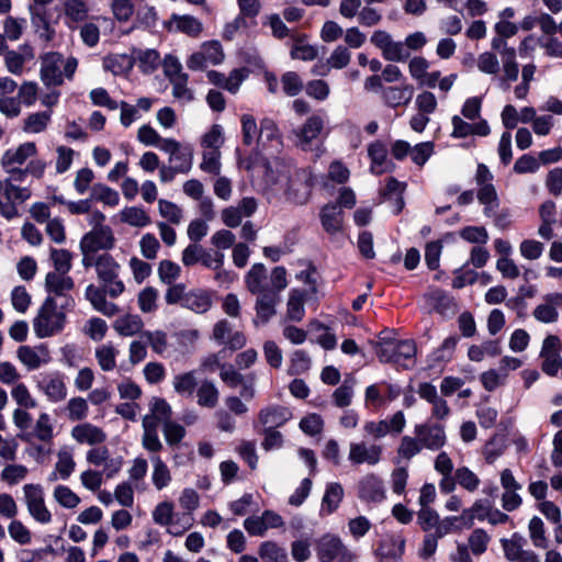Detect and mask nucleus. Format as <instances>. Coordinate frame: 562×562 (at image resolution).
<instances>
[{
	"label": "nucleus",
	"instance_id": "nucleus-1",
	"mask_svg": "<svg viewBox=\"0 0 562 562\" xmlns=\"http://www.w3.org/2000/svg\"><path fill=\"white\" fill-rule=\"evenodd\" d=\"M266 178L268 182L279 186L285 200L295 205L306 204L315 186V176L311 168H297L284 161L269 167Z\"/></svg>",
	"mask_w": 562,
	"mask_h": 562
},
{
	"label": "nucleus",
	"instance_id": "nucleus-2",
	"mask_svg": "<svg viewBox=\"0 0 562 562\" xmlns=\"http://www.w3.org/2000/svg\"><path fill=\"white\" fill-rule=\"evenodd\" d=\"M99 282L101 286L89 284L86 288L85 297L97 312L112 317L120 312V308L115 303L108 301L106 296L117 299L125 292V284L120 279V273L101 278Z\"/></svg>",
	"mask_w": 562,
	"mask_h": 562
},
{
	"label": "nucleus",
	"instance_id": "nucleus-3",
	"mask_svg": "<svg viewBox=\"0 0 562 562\" xmlns=\"http://www.w3.org/2000/svg\"><path fill=\"white\" fill-rule=\"evenodd\" d=\"M66 324V314L58 308L54 297L47 296L33 319V329L38 338L60 333Z\"/></svg>",
	"mask_w": 562,
	"mask_h": 562
},
{
	"label": "nucleus",
	"instance_id": "nucleus-4",
	"mask_svg": "<svg viewBox=\"0 0 562 562\" xmlns=\"http://www.w3.org/2000/svg\"><path fill=\"white\" fill-rule=\"evenodd\" d=\"M325 128V113L318 111L310 115L305 122L292 131L293 144L303 151L313 149Z\"/></svg>",
	"mask_w": 562,
	"mask_h": 562
},
{
	"label": "nucleus",
	"instance_id": "nucleus-5",
	"mask_svg": "<svg viewBox=\"0 0 562 562\" xmlns=\"http://www.w3.org/2000/svg\"><path fill=\"white\" fill-rule=\"evenodd\" d=\"M31 190L18 187L10 180H0V214L11 220L18 215L15 203H23L31 198Z\"/></svg>",
	"mask_w": 562,
	"mask_h": 562
},
{
	"label": "nucleus",
	"instance_id": "nucleus-6",
	"mask_svg": "<svg viewBox=\"0 0 562 562\" xmlns=\"http://www.w3.org/2000/svg\"><path fill=\"white\" fill-rule=\"evenodd\" d=\"M321 562H356L357 555L348 549L338 537H322L316 547Z\"/></svg>",
	"mask_w": 562,
	"mask_h": 562
},
{
	"label": "nucleus",
	"instance_id": "nucleus-7",
	"mask_svg": "<svg viewBox=\"0 0 562 562\" xmlns=\"http://www.w3.org/2000/svg\"><path fill=\"white\" fill-rule=\"evenodd\" d=\"M370 42L381 50L382 57L391 63L406 61L411 53L405 48L403 42H396L392 35L384 30H376L372 33Z\"/></svg>",
	"mask_w": 562,
	"mask_h": 562
},
{
	"label": "nucleus",
	"instance_id": "nucleus-8",
	"mask_svg": "<svg viewBox=\"0 0 562 562\" xmlns=\"http://www.w3.org/2000/svg\"><path fill=\"white\" fill-rule=\"evenodd\" d=\"M417 519L425 532H437L439 537H445L452 531H459L456 516H448L441 519L434 508H420L417 513Z\"/></svg>",
	"mask_w": 562,
	"mask_h": 562
},
{
	"label": "nucleus",
	"instance_id": "nucleus-9",
	"mask_svg": "<svg viewBox=\"0 0 562 562\" xmlns=\"http://www.w3.org/2000/svg\"><path fill=\"white\" fill-rule=\"evenodd\" d=\"M36 387L52 403L63 402L67 397L65 375L59 371L40 373L36 376Z\"/></svg>",
	"mask_w": 562,
	"mask_h": 562
},
{
	"label": "nucleus",
	"instance_id": "nucleus-10",
	"mask_svg": "<svg viewBox=\"0 0 562 562\" xmlns=\"http://www.w3.org/2000/svg\"><path fill=\"white\" fill-rule=\"evenodd\" d=\"M224 58L222 44L218 41H207L200 46L199 50L190 55L187 67L190 70H203L207 65L222 64Z\"/></svg>",
	"mask_w": 562,
	"mask_h": 562
},
{
	"label": "nucleus",
	"instance_id": "nucleus-11",
	"mask_svg": "<svg viewBox=\"0 0 562 562\" xmlns=\"http://www.w3.org/2000/svg\"><path fill=\"white\" fill-rule=\"evenodd\" d=\"M160 150L168 154L170 166L180 173H188L193 166V149L189 144H181L173 138H166Z\"/></svg>",
	"mask_w": 562,
	"mask_h": 562
},
{
	"label": "nucleus",
	"instance_id": "nucleus-12",
	"mask_svg": "<svg viewBox=\"0 0 562 562\" xmlns=\"http://www.w3.org/2000/svg\"><path fill=\"white\" fill-rule=\"evenodd\" d=\"M401 393L400 385L386 381L371 384L364 391V405L371 409H379L387 403L395 401Z\"/></svg>",
	"mask_w": 562,
	"mask_h": 562
},
{
	"label": "nucleus",
	"instance_id": "nucleus-13",
	"mask_svg": "<svg viewBox=\"0 0 562 562\" xmlns=\"http://www.w3.org/2000/svg\"><path fill=\"white\" fill-rule=\"evenodd\" d=\"M24 499L29 514L40 524L52 521V514L45 505L44 491L40 484H25L23 486Z\"/></svg>",
	"mask_w": 562,
	"mask_h": 562
},
{
	"label": "nucleus",
	"instance_id": "nucleus-14",
	"mask_svg": "<svg viewBox=\"0 0 562 562\" xmlns=\"http://www.w3.org/2000/svg\"><path fill=\"white\" fill-rule=\"evenodd\" d=\"M491 47L494 50L499 53L502 64H503V77L501 78L502 82H512L518 79L519 75V66L516 60V49L512 46H508L506 42V37L497 36L493 37L491 42Z\"/></svg>",
	"mask_w": 562,
	"mask_h": 562
},
{
	"label": "nucleus",
	"instance_id": "nucleus-15",
	"mask_svg": "<svg viewBox=\"0 0 562 562\" xmlns=\"http://www.w3.org/2000/svg\"><path fill=\"white\" fill-rule=\"evenodd\" d=\"M383 447L378 443L367 441L350 442L348 460L355 465L367 464L374 467L382 460Z\"/></svg>",
	"mask_w": 562,
	"mask_h": 562
},
{
	"label": "nucleus",
	"instance_id": "nucleus-16",
	"mask_svg": "<svg viewBox=\"0 0 562 562\" xmlns=\"http://www.w3.org/2000/svg\"><path fill=\"white\" fill-rule=\"evenodd\" d=\"M64 56L57 52L46 53L41 57L40 76L43 83L49 86H61Z\"/></svg>",
	"mask_w": 562,
	"mask_h": 562
},
{
	"label": "nucleus",
	"instance_id": "nucleus-17",
	"mask_svg": "<svg viewBox=\"0 0 562 562\" xmlns=\"http://www.w3.org/2000/svg\"><path fill=\"white\" fill-rule=\"evenodd\" d=\"M115 245V237L110 226L98 227L86 233L79 244L80 248L88 251L110 250Z\"/></svg>",
	"mask_w": 562,
	"mask_h": 562
},
{
	"label": "nucleus",
	"instance_id": "nucleus-18",
	"mask_svg": "<svg viewBox=\"0 0 562 562\" xmlns=\"http://www.w3.org/2000/svg\"><path fill=\"white\" fill-rule=\"evenodd\" d=\"M414 434L419 438L423 448L437 451L447 442L443 426L438 424H418L414 427Z\"/></svg>",
	"mask_w": 562,
	"mask_h": 562
},
{
	"label": "nucleus",
	"instance_id": "nucleus-19",
	"mask_svg": "<svg viewBox=\"0 0 562 562\" xmlns=\"http://www.w3.org/2000/svg\"><path fill=\"white\" fill-rule=\"evenodd\" d=\"M161 422L160 418L151 415L150 413L146 414L142 419V447L148 453L161 452L164 449V445L158 435V425Z\"/></svg>",
	"mask_w": 562,
	"mask_h": 562
},
{
	"label": "nucleus",
	"instance_id": "nucleus-20",
	"mask_svg": "<svg viewBox=\"0 0 562 562\" xmlns=\"http://www.w3.org/2000/svg\"><path fill=\"white\" fill-rule=\"evenodd\" d=\"M358 495L366 502H383L386 498V492L382 479L374 473L364 475L358 483Z\"/></svg>",
	"mask_w": 562,
	"mask_h": 562
},
{
	"label": "nucleus",
	"instance_id": "nucleus-21",
	"mask_svg": "<svg viewBox=\"0 0 562 562\" xmlns=\"http://www.w3.org/2000/svg\"><path fill=\"white\" fill-rule=\"evenodd\" d=\"M71 438L79 445L99 446L106 441V432L91 423H81L71 428Z\"/></svg>",
	"mask_w": 562,
	"mask_h": 562
},
{
	"label": "nucleus",
	"instance_id": "nucleus-22",
	"mask_svg": "<svg viewBox=\"0 0 562 562\" xmlns=\"http://www.w3.org/2000/svg\"><path fill=\"white\" fill-rule=\"evenodd\" d=\"M368 156L371 160L370 170L374 175L392 172L395 169V164L387 157L385 144L380 140L368 146Z\"/></svg>",
	"mask_w": 562,
	"mask_h": 562
},
{
	"label": "nucleus",
	"instance_id": "nucleus-23",
	"mask_svg": "<svg viewBox=\"0 0 562 562\" xmlns=\"http://www.w3.org/2000/svg\"><path fill=\"white\" fill-rule=\"evenodd\" d=\"M256 295L255 323L267 324L277 313V305L280 303V295H278L276 291H266L265 293Z\"/></svg>",
	"mask_w": 562,
	"mask_h": 562
},
{
	"label": "nucleus",
	"instance_id": "nucleus-24",
	"mask_svg": "<svg viewBox=\"0 0 562 562\" xmlns=\"http://www.w3.org/2000/svg\"><path fill=\"white\" fill-rule=\"evenodd\" d=\"M414 95V87L407 82L400 86H389L382 89V99L391 108L407 105Z\"/></svg>",
	"mask_w": 562,
	"mask_h": 562
},
{
	"label": "nucleus",
	"instance_id": "nucleus-25",
	"mask_svg": "<svg viewBox=\"0 0 562 562\" xmlns=\"http://www.w3.org/2000/svg\"><path fill=\"white\" fill-rule=\"evenodd\" d=\"M351 60V53L349 48L345 45H338L331 52L329 57L327 58L326 64L315 65L313 68L314 75L326 76L330 68L334 69H344L346 68Z\"/></svg>",
	"mask_w": 562,
	"mask_h": 562
},
{
	"label": "nucleus",
	"instance_id": "nucleus-26",
	"mask_svg": "<svg viewBox=\"0 0 562 562\" xmlns=\"http://www.w3.org/2000/svg\"><path fill=\"white\" fill-rule=\"evenodd\" d=\"M291 417L292 414L290 409L279 405L265 407L258 415L260 424L268 429H276L283 426Z\"/></svg>",
	"mask_w": 562,
	"mask_h": 562
},
{
	"label": "nucleus",
	"instance_id": "nucleus-27",
	"mask_svg": "<svg viewBox=\"0 0 562 562\" xmlns=\"http://www.w3.org/2000/svg\"><path fill=\"white\" fill-rule=\"evenodd\" d=\"M169 31L183 33L190 37H198L202 31L203 25L201 21L192 15H179L173 13L167 24Z\"/></svg>",
	"mask_w": 562,
	"mask_h": 562
},
{
	"label": "nucleus",
	"instance_id": "nucleus-28",
	"mask_svg": "<svg viewBox=\"0 0 562 562\" xmlns=\"http://www.w3.org/2000/svg\"><path fill=\"white\" fill-rule=\"evenodd\" d=\"M37 148L35 143L26 142L4 151L1 157V165L3 168H10L12 166L23 165L30 157L35 156Z\"/></svg>",
	"mask_w": 562,
	"mask_h": 562
},
{
	"label": "nucleus",
	"instance_id": "nucleus-29",
	"mask_svg": "<svg viewBox=\"0 0 562 562\" xmlns=\"http://www.w3.org/2000/svg\"><path fill=\"white\" fill-rule=\"evenodd\" d=\"M428 306L440 315L453 314L457 303L452 296L440 289H434L425 294Z\"/></svg>",
	"mask_w": 562,
	"mask_h": 562
},
{
	"label": "nucleus",
	"instance_id": "nucleus-30",
	"mask_svg": "<svg viewBox=\"0 0 562 562\" xmlns=\"http://www.w3.org/2000/svg\"><path fill=\"white\" fill-rule=\"evenodd\" d=\"M558 302L554 293H547L532 311V316L540 323L552 324L559 319Z\"/></svg>",
	"mask_w": 562,
	"mask_h": 562
},
{
	"label": "nucleus",
	"instance_id": "nucleus-31",
	"mask_svg": "<svg viewBox=\"0 0 562 562\" xmlns=\"http://www.w3.org/2000/svg\"><path fill=\"white\" fill-rule=\"evenodd\" d=\"M490 509L491 506L487 503L483 501H475L471 507L463 509L461 515L456 516V519H458L459 531L471 528L474 524V519H486Z\"/></svg>",
	"mask_w": 562,
	"mask_h": 562
},
{
	"label": "nucleus",
	"instance_id": "nucleus-32",
	"mask_svg": "<svg viewBox=\"0 0 562 562\" xmlns=\"http://www.w3.org/2000/svg\"><path fill=\"white\" fill-rule=\"evenodd\" d=\"M53 438L54 426L52 418L47 413H41L32 429L24 436V440L26 441L36 439L44 443H50Z\"/></svg>",
	"mask_w": 562,
	"mask_h": 562
},
{
	"label": "nucleus",
	"instance_id": "nucleus-33",
	"mask_svg": "<svg viewBox=\"0 0 562 562\" xmlns=\"http://www.w3.org/2000/svg\"><path fill=\"white\" fill-rule=\"evenodd\" d=\"M159 453L160 452L150 453L153 467L151 482L157 491L166 488L172 481L171 471Z\"/></svg>",
	"mask_w": 562,
	"mask_h": 562
},
{
	"label": "nucleus",
	"instance_id": "nucleus-34",
	"mask_svg": "<svg viewBox=\"0 0 562 562\" xmlns=\"http://www.w3.org/2000/svg\"><path fill=\"white\" fill-rule=\"evenodd\" d=\"M32 25L35 33L45 43L52 42L55 37V29L50 25L45 9L30 7Z\"/></svg>",
	"mask_w": 562,
	"mask_h": 562
},
{
	"label": "nucleus",
	"instance_id": "nucleus-35",
	"mask_svg": "<svg viewBox=\"0 0 562 562\" xmlns=\"http://www.w3.org/2000/svg\"><path fill=\"white\" fill-rule=\"evenodd\" d=\"M246 288L252 294L268 291L267 269L262 263H255L245 276Z\"/></svg>",
	"mask_w": 562,
	"mask_h": 562
},
{
	"label": "nucleus",
	"instance_id": "nucleus-36",
	"mask_svg": "<svg viewBox=\"0 0 562 562\" xmlns=\"http://www.w3.org/2000/svg\"><path fill=\"white\" fill-rule=\"evenodd\" d=\"M16 357L29 370H36L49 361L48 352L45 349L38 352L30 346H20L16 350Z\"/></svg>",
	"mask_w": 562,
	"mask_h": 562
},
{
	"label": "nucleus",
	"instance_id": "nucleus-37",
	"mask_svg": "<svg viewBox=\"0 0 562 562\" xmlns=\"http://www.w3.org/2000/svg\"><path fill=\"white\" fill-rule=\"evenodd\" d=\"M405 550V539L400 533L385 535L381 540L378 551L379 553L389 559L401 558Z\"/></svg>",
	"mask_w": 562,
	"mask_h": 562
},
{
	"label": "nucleus",
	"instance_id": "nucleus-38",
	"mask_svg": "<svg viewBox=\"0 0 562 562\" xmlns=\"http://www.w3.org/2000/svg\"><path fill=\"white\" fill-rule=\"evenodd\" d=\"M64 272H48L45 278V288L47 292L57 296L65 295L68 291L72 290L75 283L72 278Z\"/></svg>",
	"mask_w": 562,
	"mask_h": 562
},
{
	"label": "nucleus",
	"instance_id": "nucleus-39",
	"mask_svg": "<svg viewBox=\"0 0 562 562\" xmlns=\"http://www.w3.org/2000/svg\"><path fill=\"white\" fill-rule=\"evenodd\" d=\"M344 213L339 205L327 204L321 211V222L327 233L335 234L342 227Z\"/></svg>",
	"mask_w": 562,
	"mask_h": 562
},
{
	"label": "nucleus",
	"instance_id": "nucleus-40",
	"mask_svg": "<svg viewBox=\"0 0 562 562\" xmlns=\"http://www.w3.org/2000/svg\"><path fill=\"white\" fill-rule=\"evenodd\" d=\"M220 401V391L211 380H203L196 387V403L201 407L215 408Z\"/></svg>",
	"mask_w": 562,
	"mask_h": 562
},
{
	"label": "nucleus",
	"instance_id": "nucleus-41",
	"mask_svg": "<svg viewBox=\"0 0 562 562\" xmlns=\"http://www.w3.org/2000/svg\"><path fill=\"white\" fill-rule=\"evenodd\" d=\"M64 12L69 27H74V23L85 22L90 12V8L86 0L64 1Z\"/></svg>",
	"mask_w": 562,
	"mask_h": 562
},
{
	"label": "nucleus",
	"instance_id": "nucleus-42",
	"mask_svg": "<svg viewBox=\"0 0 562 562\" xmlns=\"http://www.w3.org/2000/svg\"><path fill=\"white\" fill-rule=\"evenodd\" d=\"M305 292L299 289H292L289 293L286 303L285 319L290 322H301L305 315L304 302Z\"/></svg>",
	"mask_w": 562,
	"mask_h": 562
},
{
	"label": "nucleus",
	"instance_id": "nucleus-43",
	"mask_svg": "<svg viewBox=\"0 0 562 562\" xmlns=\"http://www.w3.org/2000/svg\"><path fill=\"white\" fill-rule=\"evenodd\" d=\"M144 327L143 319L137 314H125L115 319L114 330L124 337H131L142 331Z\"/></svg>",
	"mask_w": 562,
	"mask_h": 562
},
{
	"label": "nucleus",
	"instance_id": "nucleus-44",
	"mask_svg": "<svg viewBox=\"0 0 562 562\" xmlns=\"http://www.w3.org/2000/svg\"><path fill=\"white\" fill-rule=\"evenodd\" d=\"M212 306V299L209 292L198 289L189 291L184 297L183 306L194 313L203 314Z\"/></svg>",
	"mask_w": 562,
	"mask_h": 562
},
{
	"label": "nucleus",
	"instance_id": "nucleus-45",
	"mask_svg": "<svg viewBox=\"0 0 562 562\" xmlns=\"http://www.w3.org/2000/svg\"><path fill=\"white\" fill-rule=\"evenodd\" d=\"M33 58V50L30 47L24 46L23 53L8 50L4 56V65L10 74L20 76L23 74L25 63Z\"/></svg>",
	"mask_w": 562,
	"mask_h": 562
},
{
	"label": "nucleus",
	"instance_id": "nucleus-46",
	"mask_svg": "<svg viewBox=\"0 0 562 562\" xmlns=\"http://www.w3.org/2000/svg\"><path fill=\"white\" fill-rule=\"evenodd\" d=\"M195 371H186L172 378V387L180 396L191 397L198 387Z\"/></svg>",
	"mask_w": 562,
	"mask_h": 562
},
{
	"label": "nucleus",
	"instance_id": "nucleus-47",
	"mask_svg": "<svg viewBox=\"0 0 562 562\" xmlns=\"http://www.w3.org/2000/svg\"><path fill=\"white\" fill-rule=\"evenodd\" d=\"M457 79V74H450L449 76L441 78V72L439 70H435L431 72L428 71L422 79L419 85L423 87H427L429 89H432L436 86H438L439 91L443 94H447L453 87Z\"/></svg>",
	"mask_w": 562,
	"mask_h": 562
},
{
	"label": "nucleus",
	"instance_id": "nucleus-48",
	"mask_svg": "<svg viewBox=\"0 0 562 562\" xmlns=\"http://www.w3.org/2000/svg\"><path fill=\"white\" fill-rule=\"evenodd\" d=\"M356 379L352 375L346 376L344 382L333 392L331 400L336 407H348L353 398Z\"/></svg>",
	"mask_w": 562,
	"mask_h": 562
},
{
	"label": "nucleus",
	"instance_id": "nucleus-49",
	"mask_svg": "<svg viewBox=\"0 0 562 562\" xmlns=\"http://www.w3.org/2000/svg\"><path fill=\"white\" fill-rule=\"evenodd\" d=\"M103 68L115 76H121L133 68V58L126 54H111L103 58Z\"/></svg>",
	"mask_w": 562,
	"mask_h": 562
},
{
	"label": "nucleus",
	"instance_id": "nucleus-50",
	"mask_svg": "<svg viewBox=\"0 0 562 562\" xmlns=\"http://www.w3.org/2000/svg\"><path fill=\"white\" fill-rule=\"evenodd\" d=\"M119 350L112 342L103 344L95 348V359L102 371L109 372L116 368Z\"/></svg>",
	"mask_w": 562,
	"mask_h": 562
},
{
	"label": "nucleus",
	"instance_id": "nucleus-51",
	"mask_svg": "<svg viewBox=\"0 0 562 562\" xmlns=\"http://www.w3.org/2000/svg\"><path fill=\"white\" fill-rule=\"evenodd\" d=\"M143 2L144 0H111L110 8L114 19L125 23L134 15L136 5Z\"/></svg>",
	"mask_w": 562,
	"mask_h": 562
},
{
	"label": "nucleus",
	"instance_id": "nucleus-52",
	"mask_svg": "<svg viewBox=\"0 0 562 562\" xmlns=\"http://www.w3.org/2000/svg\"><path fill=\"white\" fill-rule=\"evenodd\" d=\"M50 119L52 111L31 113L24 119L22 130L31 134L42 133L47 128Z\"/></svg>",
	"mask_w": 562,
	"mask_h": 562
},
{
	"label": "nucleus",
	"instance_id": "nucleus-53",
	"mask_svg": "<svg viewBox=\"0 0 562 562\" xmlns=\"http://www.w3.org/2000/svg\"><path fill=\"white\" fill-rule=\"evenodd\" d=\"M121 222L133 227H145L151 223L149 215L143 207L127 206L120 212Z\"/></svg>",
	"mask_w": 562,
	"mask_h": 562
},
{
	"label": "nucleus",
	"instance_id": "nucleus-54",
	"mask_svg": "<svg viewBox=\"0 0 562 562\" xmlns=\"http://www.w3.org/2000/svg\"><path fill=\"white\" fill-rule=\"evenodd\" d=\"M344 497V488L339 483H330L327 485L323 501L322 512L326 514L334 513Z\"/></svg>",
	"mask_w": 562,
	"mask_h": 562
},
{
	"label": "nucleus",
	"instance_id": "nucleus-55",
	"mask_svg": "<svg viewBox=\"0 0 562 562\" xmlns=\"http://www.w3.org/2000/svg\"><path fill=\"white\" fill-rule=\"evenodd\" d=\"M76 462L74 460V453L70 448L63 447L57 452V461L55 469L61 480H67L75 471Z\"/></svg>",
	"mask_w": 562,
	"mask_h": 562
},
{
	"label": "nucleus",
	"instance_id": "nucleus-56",
	"mask_svg": "<svg viewBox=\"0 0 562 562\" xmlns=\"http://www.w3.org/2000/svg\"><path fill=\"white\" fill-rule=\"evenodd\" d=\"M162 434L166 443L170 448H177L186 437L187 430L181 424L175 420H165L162 425Z\"/></svg>",
	"mask_w": 562,
	"mask_h": 562
},
{
	"label": "nucleus",
	"instance_id": "nucleus-57",
	"mask_svg": "<svg viewBox=\"0 0 562 562\" xmlns=\"http://www.w3.org/2000/svg\"><path fill=\"white\" fill-rule=\"evenodd\" d=\"M159 292L154 286H146L137 294V304L143 313H155L158 310Z\"/></svg>",
	"mask_w": 562,
	"mask_h": 562
},
{
	"label": "nucleus",
	"instance_id": "nucleus-58",
	"mask_svg": "<svg viewBox=\"0 0 562 562\" xmlns=\"http://www.w3.org/2000/svg\"><path fill=\"white\" fill-rule=\"evenodd\" d=\"M423 449V445L416 435L415 437L404 436L400 441L396 453L398 458L409 461L419 454Z\"/></svg>",
	"mask_w": 562,
	"mask_h": 562
},
{
	"label": "nucleus",
	"instance_id": "nucleus-59",
	"mask_svg": "<svg viewBox=\"0 0 562 562\" xmlns=\"http://www.w3.org/2000/svg\"><path fill=\"white\" fill-rule=\"evenodd\" d=\"M90 196L91 200L102 202L112 207L120 203L119 192L102 183H97L92 187Z\"/></svg>",
	"mask_w": 562,
	"mask_h": 562
},
{
	"label": "nucleus",
	"instance_id": "nucleus-60",
	"mask_svg": "<svg viewBox=\"0 0 562 562\" xmlns=\"http://www.w3.org/2000/svg\"><path fill=\"white\" fill-rule=\"evenodd\" d=\"M258 552L263 562H288L286 551L272 541L262 542Z\"/></svg>",
	"mask_w": 562,
	"mask_h": 562
},
{
	"label": "nucleus",
	"instance_id": "nucleus-61",
	"mask_svg": "<svg viewBox=\"0 0 562 562\" xmlns=\"http://www.w3.org/2000/svg\"><path fill=\"white\" fill-rule=\"evenodd\" d=\"M53 497L61 507L74 509L80 504V497L68 486L57 485L53 491Z\"/></svg>",
	"mask_w": 562,
	"mask_h": 562
},
{
	"label": "nucleus",
	"instance_id": "nucleus-62",
	"mask_svg": "<svg viewBox=\"0 0 562 562\" xmlns=\"http://www.w3.org/2000/svg\"><path fill=\"white\" fill-rule=\"evenodd\" d=\"M135 60L143 72L150 74L160 65V55L155 49H140L136 53Z\"/></svg>",
	"mask_w": 562,
	"mask_h": 562
},
{
	"label": "nucleus",
	"instance_id": "nucleus-63",
	"mask_svg": "<svg viewBox=\"0 0 562 562\" xmlns=\"http://www.w3.org/2000/svg\"><path fill=\"white\" fill-rule=\"evenodd\" d=\"M529 536L532 544L536 548L547 549L549 541L546 536V529L541 518L535 516L530 519L528 525Z\"/></svg>",
	"mask_w": 562,
	"mask_h": 562
},
{
	"label": "nucleus",
	"instance_id": "nucleus-64",
	"mask_svg": "<svg viewBox=\"0 0 562 562\" xmlns=\"http://www.w3.org/2000/svg\"><path fill=\"white\" fill-rule=\"evenodd\" d=\"M157 273L160 282L171 285L180 277L181 267L171 260L165 259L159 262Z\"/></svg>",
	"mask_w": 562,
	"mask_h": 562
}]
</instances>
